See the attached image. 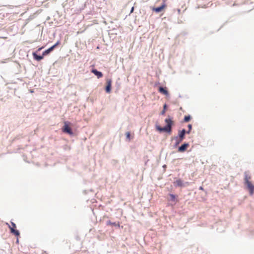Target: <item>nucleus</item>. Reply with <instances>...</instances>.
<instances>
[{
	"mask_svg": "<svg viewBox=\"0 0 254 254\" xmlns=\"http://www.w3.org/2000/svg\"><path fill=\"white\" fill-rule=\"evenodd\" d=\"M165 122L166 124V126L165 127H162L159 126H157L156 128L157 130L160 132L164 131L170 133L172 131V126L173 125L174 122L172 121V119L170 117L166 118Z\"/></svg>",
	"mask_w": 254,
	"mask_h": 254,
	"instance_id": "f257e3e1",
	"label": "nucleus"
},
{
	"mask_svg": "<svg viewBox=\"0 0 254 254\" xmlns=\"http://www.w3.org/2000/svg\"><path fill=\"white\" fill-rule=\"evenodd\" d=\"M251 179V177L249 175L245 174V184L247 185L250 194L252 195L254 192V186L252 184L251 182H250V180Z\"/></svg>",
	"mask_w": 254,
	"mask_h": 254,
	"instance_id": "f03ea898",
	"label": "nucleus"
},
{
	"mask_svg": "<svg viewBox=\"0 0 254 254\" xmlns=\"http://www.w3.org/2000/svg\"><path fill=\"white\" fill-rule=\"evenodd\" d=\"M11 226H9V228L10 229L11 233H13L14 235H15L16 236H18L19 235V232L18 230H15L16 228V225L13 222H11Z\"/></svg>",
	"mask_w": 254,
	"mask_h": 254,
	"instance_id": "7ed1b4c3",
	"label": "nucleus"
},
{
	"mask_svg": "<svg viewBox=\"0 0 254 254\" xmlns=\"http://www.w3.org/2000/svg\"><path fill=\"white\" fill-rule=\"evenodd\" d=\"M63 129L64 132L67 133L69 134H72L73 133L71 128L68 126L67 122H64V125Z\"/></svg>",
	"mask_w": 254,
	"mask_h": 254,
	"instance_id": "20e7f679",
	"label": "nucleus"
},
{
	"mask_svg": "<svg viewBox=\"0 0 254 254\" xmlns=\"http://www.w3.org/2000/svg\"><path fill=\"white\" fill-rule=\"evenodd\" d=\"M112 80L108 79L107 81V86L106 87V91L107 93H110L111 90Z\"/></svg>",
	"mask_w": 254,
	"mask_h": 254,
	"instance_id": "39448f33",
	"label": "nucleus"
},
{
	"mask_svg": "<svg viewBox=\"0 0 254 254\" xmlns=\"http://www.w3.org/2000/svg\"><path fill=\"white\" fill-rule=\"evenodd\" d=\"M169 196L170 199L169 200L173 202L174 204H175L178 201L177 195H175L173 194H170Z\"/></svg>",
	"mask_w": 254,
	"mask_h": 254,
	"instance_id": "423d86ee",
	"label": "nucleus"
},
{
	"mask_svg": "<svg viewBox=\"0 0 254 254\" xmlns=\"http://www.w3.org/2000/svg\"><path fill=\"white\" fill-rule=\"evenodd\" d=\"M91 72L93 73L95 75L97 76L98 78H101L103 76V74L101 72L98 71L96 69H93L91 70Z\"/></svg>",
	"mask_w": 254,
	"mask_h": 254,
	"instance_id": "0eeeda50",
	"label": "nucleus"
},
{
	"mask_svg": "<svg viewBox=\"0 0 254 254\" xmlns=\"http://www.w3.org/2000/svg\"><path fill=\"white\" fill-rule=\"evenodd\" d=\"M158 91L165 95L168 96L169 95V93L166 88L160 87L158 89Z\"/></svg>",
	"mask_w": 254,
	"mask_h": 254,
	"instance_id": "6e6552de",
	"label": "nucleus"
},
{
	"mask_svg": "<svg viewBox=\"0 0 254 254\" xmlns=\"http://www.w3.org/2000/svg\"><path fill=\"white\" fill-rule=\"evenodd\" d=\"M166 7V4L165 3H163L161 6L154 8L153 10L155 11L156 12H161L165 7Z\"/></svg>",
	"mask_w": 254,
	"mask_h": 254,
	"instance_id": "1a4fd4ad",
	"label": "nucleus"
},
{
	"mask_svg": "<svg viewBox=\"0 0 254 254\" xmlns=\"http://www.w3.org/2000/svg\"><path fill=\"white\" fill-rule=\"evenodd\" d=\"M189 146V144L188 143H185L183 145H182L179 148V150L181 152H183V151H184L185 150H186V149L188 148V147Z\"/></svg>",
	"mask_w": 254,
	"mask_h": 254,
	"instance_id": "9d476101",
	"label": "nucleus"
},
{
	"mask_svg": "<svg viewBox=\"0 0 254 254\" xmlns=\"http://www.w3.org/2000/svg\"><path fill=\"white\" fill-rule=\"evenodd\" d=\"M174 183L175 185L178 187H182L183 186V182L180 179L177 180Z\"/></svg>",
	"mask_w": 254,
	"mask_h": 254,
	"instance_id": "9b49d317",
	"label": "nucleus"
},
{
	"mask_svg": "<svg viewBox=\"0 0 254 254\" xmlns=\"http://www.w3.org/2000/svg\"><path fill=\"white\" fill-rule=\"evenodd\" d=\"M33 56L34 59L38 61H39L41 60L42 59H43V56H44L43 55L42 56H38L35 53H33Z\"/></svg>",
	"mask_w": 254,
	"mask_h": 254,
	"instance_id": "f8f14e48",
	"label": "nucleus"
},
{
	"mask_svg": "<svg viewBox=\"0 0 254 254\" xmlns=\"http://www.w3.org/2000/svg\"><path fill=\"white\" fill-rule=\"evenodd\" d=\"M186 132V130L185 129H183L180 133L179 136L181 139V140H182L184 138Z\"/></svg>",
	"mask_w": 254,
	"mask_h": 254,
	"instance_id": "ddd939ff",
	"label": "nucleus"
},
{
	"mask_svg": "<svg viewBox=\"0 0 254 254\" xmlns=\"http://www.w3.org/2000/svg\"><path fill=\"white\" fill-rule=\"evenodd\" d=\"M54 50L53 47H51L48 49L46 50L43 53V56H45L48 54H49L51 51Z\"/></svg>",
	"mask_w": 254,
	"mask_h": 254,
	"instance_id": "4468645a",
	"label": "nucleus"
},
{
	"mask_svg": "<svg viewBox=\"0 0 254 254\" xmlns=\"http://www.w3.org/2000/svg\"><path fill=\"white\" fill-rule=\"evenodd\" d=\"M107 225H113V226H118V227L120 226V224L119 222L117 223L116 222H112L110 221H109L107 222Z\"/></svg>",
	"mask_w": 254,
	"mask_h": 254,
	"instance_id": "2eb2a0df",
	"label": "nucleus"
},
{
	"mask_svg": "<svg viewBox=\"0 0 254 254\" xmlns=\"http://www.w3.org/2000/svg\"><path fill=\"white\" fill-rule=\"evenodd\" d=\"M190 120V116H186L184 118V121L188 122Z\"/></svg>",
	"mask_w": 254,
	"mask_h": 254,
	"instance_id": "dca6fc26",
	"label": "nucleus"
},
{
	"mask_svg": "<svg viewBox=\"0 0 254 254\" xmlns=\"http://www.w3.org/2000/svg\"><path fill=\"white\" fill-rule=\"evenodd\" d=\"M60 44V41H58L55 44H54L52 47H53V49H54L57 46H58Z\"/></svg>",
	"mask_w": 254,
	"mask_h": 254,
	"instance_id": "f3484780",
	"label": "nucleus"
},
{
	"mask_svg": "<svg viewBox=\"0 0 254 254\" xmlns=\"http://www.w3.org/2000/svg\"><path fill=\"white\" fill-rule=\"evenodd\" d=\"M188 127H189V130L187 132V133H189L190 131L191 130V128H192V126L190 125V124H189L188 125Z\"/></svg>",
	"mask_w": 254,
	"mask_h": 254,
	"instance_id": "a211bd4d",
	"label": "nucleus"
},
{
	"mask_svg": "<svg viewBox=\"0 0 254 254\" xmlns=\"http://www.w3.org/2000/svg\"><path fill=\"white\" fill-rule=\"evenodd\" d=\"M130 133L129 132H127L126 133V136H127V138L129 140H130Z\"/></svg>",
	"mask_w": 254,
	"mask_h": 254,
	"instance_id": "6ab92c4d",
	"label": "nucleus"
},
{
	"mask_svg": "<svg viewBox=\"0 0 254 254\" xmlns=\"http://www.w3.org/2000/svg\"><path fill=\"white\" fill-rule=\"evenodd\" d=\"M133 10H134V7H132L131 8V9L130 12H131V13H132V12H133Z\"/></svg>",
	"mask_w": 254,
	"mask_h": 254,
	"instance_id": "aec40b11",
	"label": "nucleus"
},
{
	"mask_svg": "<svg viewBox=\"0 0 254 254\" xmlns=\"http://www.w3.org/2000/svg\"><path fill=\"white\" fill-rule=\"evenodd\" d=\"M199 189L201 190H203V188L202 187H200Z\"/></svg>",
	"mask_w": 254,
	"mask_h": 254,
	"instance_id": "412c9836",
	"label": "nucleus"
},
{
	"mask_svg": "<svg viewBox=\"0 0 254 254\" xmlns=\"http://www.w3.org/2000/svg\"><path fill=\"white\" fill-rule=\"evenodd\" d=\"M166 105H165L164 106V108H166Z\"/></svg>",
	"mask_w": 254,
	"mask_h": 254,
	"instance_id": "4be33fe9",
	"label": "nucleus"
}]
</instances>
